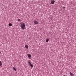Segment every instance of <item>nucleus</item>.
I'll use <instances>...</instances> for the list:
<instances>
[{
  "label": "nucleus",
  "instance_id": "f257e3e1",
  "mask_svg": "<svg viewBox=\"0 0 76 76\" xmlns=\"http://www.w3.org/2000/svg\"><path fill=\"white\" fill-rule=\"evenodd\" d=\"M26 25L24 23H22L20 24V27L23 30H24L25 29Z\"/></svg>",
  "mask_w": 76,
  "mask_h": 76
},
{
  "label": "nucleus",
  "instance_id": "f03ea898",
  "mask_svg": "<svg viewBox=\"0 0 76 76\" xmlns=\"http://www.w3.org/2000/svg\"><path fill=\"white\" fill-rule=\"evenodd\" d=\"M28 65H29L31 66V67L32 68L33 67V65L31 64V63L29 61H28Z\"/></svg>",
  "mask_w": 76,
  "mask_h": 76
},
{
  "label": "nucleus",
  "instance_id": "7ed1b4c3",
  "mask_svg": "<svg viewBox=\"0 0 76 76\" xmlns=\"http://www.w3.org/2000/svg\"><path fill=\"white\" fill-rule=\"evenodd\" d=\"M34 23L35 24H38V21L35 20L34 21Z\"/></svg>",
  "mask_w": 76,
  "mask_h": 76
},
{
  "label": "nucleus",
  "instance_id": "20e7f679",
  "mask_svg": "<svg viewBox=\"0 0 76 76\" xmlns=\"http://www.w3.org/2000/svg\"><path fill=\"white\" fill-rule=\"evenodd\" d=\"M55 2V1L53 0L51 2V4H54Z\"/></svg>",
  "mask_w": 76,
  "mask_h": 76
},
{
  "label": "nucleus",
  "instance_id": "39448f33",
  "mask_svg": "<svg viewBox=\"0 0 76 76\" xmlns=\"http://www.w3.org/2000/svg\"><path fill=\"white\" fill-rule=\"evenodd\" d=\"M69 74L71 76H74V75L73 73H72L71 72H70Z\"/></svg>",
  "mask_w": 76,
  "mask_h": 76
},
{
  "label": "nucleus",
  "instance_id": "423d86ee",
  "mask_svg": "<svg viewBox=\"0 0 76 76\" xmlns=\"http://www.w3.org/2000/svg\"><path fill=\"white\" fill-rule=\"evenodd\" d=\"M28 56L29 58H30L31 57V56L30 54H28Z\"/></svg>",
  "mask_w": 76,
  "mask_h": 76
},
{
  "label": "nucleus",
  "instance_id": "0eeeda50",
  "mask_svg": "<svg viewBox=\"0 0 76 76\" xmlns=\"http://www.w3.org/2000/svg\"><path fill=\"white\" fill-rule=\"evenodd\" d=\"M25 48L28 49V46L27 45H25Z\"/></svg>",
  "mask_w": 76,
  "mask_h": 76
},
{
  "label": "nucleus",
  "instance_id": "6e6552de",
  "mask_svg": "<svg viewBox=\"0 0 76 76\" xmlns=\"http://www.w3.org/2000/svg\"><path fill=\"white\" fill-rule=\"evenodd\" d=\"M2 66V62H1V61H0V66Z\"/></svg>",
  "mask_w": 76,
  "mask_h": 76
},
{
  "label": "nucleus",
  "instance_id": "1a4fd4ad",
  "mask_svg": "<svg viewBox=\"0 0 76 76\" xmlns=\"http://www.w3.org/2000/svg\"><path fill=\"white\" fill-rule=\"evenodd\" d=\"M9 26H12V24L11 23H9Z\"/></svg>",
  "mask_w": 76,
  "mask_h": 76
},
{
  "label": "nucleus",
  "instance_id": "9d476101",
  "mask_svg": "<svg viewBox=\"0 0 76 76\" xmlns=\"http://www.w3.org/2000/svg\"><path fill=\"white\" fill-rule=\"evenodd\" d=\"M49 39H46V42H48V41H49Z\"/></svg>",
  "mask_w": 76,
  "mask_h": 76
},
{
  "label": "nucleus",
  "instance_id": "9b49d317",
  "mask_svg": "<svg viewBox=\"0 0 76 76\" xmlns=\"http://www.w3.org/2000/svg\"><path fill=\"white\" fill-rule=\"evenodd\" d=\"M13 70H15V71H16V69L15 68H14V67H13Z\"/></svg>",
  "mask_w": 76,
  "mask_h": 76
},
{
  "label": "nucleus",
  "instance_id": "f8f14e48",
  "mask_svg": "<svg viewBox=\"0 0 76 76\" xmlns=\"http://www.w3.org/2000/svg\"><path fill=\"white\" fill-rule=\"evenodd\" d=\"M18 21L20 22V21H21V20H20V19H19L18 20Z\"/></svg>",
  "mask_w": 76,
  "mask_h": 76
},
{
  "label": "nucleus",
  "instance_id": "ddd939ff",
  "mask_svg": "<svg viewBox=\"0 0 76 76\" xmlns=\"http://www.w3.org/2000/svg\"><path fill=\"white\" fill-rule=\"evenodd\" d=\"M65 8V7L64 6L63 7V8Z\"/></svg>",
  "mask_w": 76,
  "mask_h": 76
},
{
  "label": "nucleus",
  "instance_id": "4468645a",
  "mask_svg": "<svg viewBox=\"0 0 76 76\" xmlns=\"http://www.w3.org/2000/svg\"><path fill=\"white\" fill-rule=\"evenodd\" d=\"M0 54H1V52L0 51Z\"/></svg>",
  "mask_w": 76,
  "mask_h": 76
},
{
  "label": "nucleus",
  "instance_id": "2eb2a0df",
  "mask_svg": "<svg viewBox=\"0 0 76 76\" xmlns=\"http://www.w3.org/2000/svg\"><path fill=\"white\" fill-rule=\"evenodd\" d=\"M63 76H66L65 75H63Z\"/></svg>",
  "mask_w": 76,
  "mask_h": 76
},
{
  "label": "nucleus",
  "instance_id": "dca6fc26",
  "mask_svg": "<svg viewBox=\"0 0 76 76\" xmlns=\"http://www.w3.org/2000/svg\"><path fill=\"white\" fill-rule=\"evenodd\" d=\"M51 19L52 18V17H51Z\"/></svg>",
  "mask_w": 76,
  "mask_h": 76
}]
</instances>
